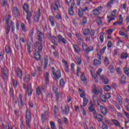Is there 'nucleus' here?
I'll return each instance as SVG.
<instances>
[{"label":"nucleus","instance_id":"nucleus-1","mask_svg":"<svg viewBox=\"0 0 129 129\" xmlns=\"http://www.w3.org/2000/svg\"><path fill=\"white\" fill-rule=\"evenodd\" d=\"M39 33L37 35V40L39 41H36L34 44V48H38V50L39 51H42L43 50V37H44V34L43 33L39 30L37 31Z\"/></svg>","mask_w":129,"mask_h":129},{"label":"nucleus","instance_id":"nucleus-2","mask_svg":"<svg viewBox=\"0 0 129 129\" xmlns=\"http://www.w3.org/2000/svg\"><path fill=\"white\" fill-rule=\"evenodd\" d=\"M23 11L26 14V20L29 25H31V18L33 16V13L31 11H29V6L28 4L25 3L23 6Z\"/></svg>","mask_w":129,"mask_h":129},{"label":"nucleus","instance_id":"nucleus-3","mask_svg":"<svg viewBox=\"0 0 129 129\" xmlns=\"http://www.w3.org/2000/svg\"><path fill=\"white\" fill-rule=\"evenodd\" d=\"M66 3L68 6H70L71 5V8L69 9L68 11L69 16H73V15H74L73 9H74L75 3H74V1H72V0H66Z\"/></svg>","mask_w":129,"mask_h":129},{"label":"nucleus","instance_id":"nucleus-4","mask_svg":"<svg viewBox=\"0 0 129 129\" xmlns=\"http://www.w3.org/2000/svg\"><path fill=\"white\" fill-rule=\"evenodd\" d=\"M32 119V115H31V112L29 110H27L25 115V121L27 126L30 127V122Z\"/></svg>","mask_w":129,"mask_h":129},{"label":"nucleus","instance_id":"nucleus-5","mask_svg":"<svg viewBox=\"0 0 129 129\" xmlns=\"http://www.w3.org/2000/svg\"><path fill=\"white\" fill-rule=\"evenodd\" d=\"M116 12H117V10H113L109 13L107 16V18L108 19V23H110L111 21H114L115 20V14H116Z\"/></svg>","mask_w":129,"mask_h":129},{"label":"nucleus","instance_id":"nucleus-6","mask_svg":"<svg viewBox=\"0 0 129 129\" xmlns=\"http://www.w3.org/2000/svg\"><path fill=\"white\" fill-rule=\"evenodd\" d=\"M51 72L54 78L56 79H60L61 78V72L60 70H55V68L53 67H51Z\"/></svg>","mask_w":129,"mask_h":129},{"label":"nucleus","instance_id":"nucleus-7","mask_svg":"<svg viewBox=\"0 0 129 129\" xmlns=\"http://www.w3.org/2000/svg\"><path fill=\"white\" fill-rule=\"evenodd\" d=\"M11 19H12V15L9 14L6 19V25H7V31L6 35H9L10 31H11V26L10 25V22H11Z\"/></svg>","mask_w":129,"mask_h":129},{"label":"nucleus","instance_id":"nucleus-8","mask_svg":"<svg viewBox=\"0 0 129 129\" xmlns=\"http://www.w3.org/2000/svg\"><path fill=\"white\" fill-rule=\"evenodd\" d=\"M12 15L14 18H20L21 13L17 7H15L12 11Z\"/></svg>","mask_w":129,"mask_h":129},{"label":"nucleus","instance_id":"nucleus-9","mask_svg":"<svg viewBox=\"0 0 129 129\" xmlns=\"http://www.w3.org/2000/svg\"><path fill=\"white\" fill-rule=\"evenodd\" d=\"M23 88L25 89V90H26V91H27L28 94V96H31V95H32V86L30 85H29L28 86L27 89V86L26 85V84H24L23 85Z\"/></svg>","mask_w":129,"mask_h":129},{"label":"nucleus","instance_id":"nucleus-10","mask_svg":"<svg viewBox=\"0 0 129 129\" xmlns=\"http://www.w3.org/2000/svg\"><path fill=\"white\" fill-rule=\"evenodd\" d=\"M41 18V9H38L36 14L34 16V23H38Z\"/></svg>","mask_w":129,"mask_h":129},{"label":"nucleus","instance_id":"nucleus-11","mask_svg":"<svg viewBox=\"0 0 129 129\" xmlns=\"http://www.w3.org/2000/svg\"><path fill=\"white\" fill-rule=\"evenodd\" d=\"M102 10V7L100 6L93 10L92 13L93 16H99L100 15V11Z\"/></svg>","mask_w":129,"mask_h":129},{"label":"nucleus","instance_id":"nucleus-12","mask_svg":"<svg viewBox=\"0 0 129 129\" xmlns=\"http://www.w3.org/2000/svg\"><path fill=\"white\" fill-rule=\"evenodd\" d=\"M123 23V18H122V16L121 15H120L119 16V20L115 22L113 24V26H116V25H119L120 26H121Z\"/></svg>","mask_w":129,"mask_h":129},{"label":"nucleus","instance_id":"nucleus-13","mask_svg":"<svg viewBox=\"0 0 129 129\" xmlns=\"http://www.w3.org/2000/svg\"><path fill=\"white\" fill-rule=\"evenodd\" d=\"M62 63H63V66L64 67V69L67 72V73H69V67H68V62L67 61L65 60V59H63L61 61Z\"/></svg>","mask_w":129,"mask_h":129},{"label":"nucleus","instance_id":"nucleus-14","mask_svg":"<svg viewBox=\"0 0 129 129\" xmlns=\"http://www.w3.org/2000/svg\"><path fill=\"white\" fill-rule=\"evenodd\" d=\"M88 110L89 112H92L93 115H94L96 113H97L96 110H95V107L93 104H92L91 106L88 107Z\"/></svg>","mask_w":129,"mask_h":129},{"label":"nucleus","instance_id":"nucleus-15","mask_svg":"<svg viewBox=\"0 0 129 129\" xmlns=\"http://www.w3.org/2000/svg\"><path fill=\"white\" fill-rule=\"evenodd\" d=\"M17 77L20 78V80L23 79V72L21 70L20 68L18 67L16 71Z\"/></svg>","mask_w":129,"mask_h":129},{"label":"nucleus","instance_id":"nucleus-16","mask_svg":"<svg viewBox=\"0 0 129 129\" xmlns=\"http://www.w3.org/2000/svg\"><path fill=\"white\" fill-rule=\"evenodd\" d=\"M94 117L99 121V122H101L102 121L103 119V116L101 114H97V113L93 115Z\"/></svg>","mask_w":129,"mask_h":129},{"label":"nucleus","instance_id":"nucleus-17","mask_svg":"<svg viewBox=\"0 0 129 129\" xmlns=\"http://www.w3.org/2000/svg\"><path fill=\"white\" fill-rule=\"evenodd\" d=\"M70 111V108H69V106H68V105H65L64 108L62 110V114H65L66 115H67V114L69 113Z\"/></svg>","mask_w":129,"mask_h":129},{"label":"nucleus","instance_id":"nucleus-18","mask_svg":"<svg viewBox=\"0 0 129 129\" xmlns=\"http://www.w3.org/2000/svg\"><path fill=\"white\" fill-rule=\"evenodd\" d=\"M41 52H42V51H36L34 52V57L36 59V60H41V55L40 54Z\"/></svg>","mask_w":129,"mask_h":129},{"label":"nucleus","instance_id":"nucleus-19","mask_svg":"<svg viewBox=\"0 0 129 129\" xmlns=\"http://www.w3.org/2000/svg\"><path fill=\"white\" fill-rule=\"evenodd\" d=\"M57 38H58V42L60 43H62V44H67V40L66 39L64 38L63 36L61 35H58L57 36Z\"/></svg>","mask_w":129,"mask_h":129},{"label":"nucleus","instance_id":"nucleus-20","mask_svg":"<svg viewBox=\"0 0 129 129\" xmlns=\"http://www.w3.org/2000/svg\"><path fill=\"white\" fill-rule=\"evenodd\" d=\"M76 37L79 42H83V38H82V35L80 32H76Z\"/></svg>","mask_w":129,"mask_h":129},{"label":"nucleus","instance_id":"nucleus-21","mask_svg":"<svg viewBox=\"0 0 129 129\" xmlns=\"http://www.w3.org/2000/svg\"><path fill=\"white\" fill-rule=\"evenodd\" d=\"M100 78L104 84H108L109 81L106 76L104 75H101L100 76Z\"/></svg>","mask_w":129,"mask_h":129},{"label":"nucleus","instance_id":"nucleus-22","mask_svg":"<svg viewBox=\"0 0 129 129\" xmlns=\"http://www.w3.org/2000/svg\"><path fill=\"white\" fill-rule=\"evenodd\" d=\"M94 50V48H93V46L90 45L87 48V49L85 52V56H87L90 52L93 51Z\"/></svg>","mask_w":129,"mask_h":129},{"label":"nucleus","instance_id":"nucleus-23","mask_svg":"<svg viewBox=\"0 0 129 129\" xmlns=\"http://www.w3.org/2000/svg\"><path fill=\"white\" fill-rule=\"evenodd\" d=\"M90 73H91V75L92 76V78L94 79L95 82H96V83H98V81H99V78L98 77V75H93V72L91 70L90 71Z\"/></svg>","mask_w":129,"mask_h":129},{"label":"nucleus","instance_id":"nucleus-24","mask_svg":"<svg viewBox=\"0 0 129 129\" xmlns=\"http://www.w3.org/2000/svg\"><path fill=\"white\" fill-rule=\"evenodd\" d=\"M43 77L45 78V84H46V85H47V84H49V77H50V75L49 74V73L46 72L44 74Z\"/></svg>","mask_w":129,"mask_h":129},{"label":"nucleus","instance_id":"nucleus-25","mask_svg":"<svg viewBox=\"0 0 129 129\" xmlns=\"http://www.w3.org/2000/svg\"><path fill=\"white\" fill-rule=\"evenodd\" d=\"M49 22L51 27H55V19L52 16L49 17Z\"/></svg>","mask_w":129,"mask_h":129},{"label":"nucleus","instance_id":"nucleus-26","mask_svg":"<svg viewBox=\"0 0 129 129\" xmlns=\"http://www.w3.org/2000/svg\"><path fill=\"white\" fill-rule=\"evenodd\" d=\"M23 80L26 82V83H29V82L31 81V75L29 74L26 75Z\"/></svg>","mask_w":129,"mask_h":129},{"label":"nucleus","instance_id":"nucleus-27","mask_svg":"<svg viewBox=\"0 0 129 129\" xmlns=\"http://www.w3.org/2000/svg\"><path fill=\"white\" fill-rule=\"evenodd\" d=\"M100 109L101 113L104 115H106L107 114V111H106V108L103 106H100Z\"/></svg>","mask_w":129,"mask_h":129},{"label":"nucleus","instance_id":"nucleus-28","mask_svg":"<svg viewBox=\"0 0 129 129\" xmlns=\"http://www.w3.org/2000/svg\"><path fill=\"white\" fill-rule=\"evenodd\" d=\"M102 89H93V93H94V94H101L102 93Z\"/></svg>","mask_w":129,"mask_h":129},{"label":"nucleus","instance_id":"nucleus-29","mask_svg":"<svg viewBox=\"0 0 129 129\" xmlns=\"http://www.w3.org/2000/svg\"><path fill=\"white\" fill-rule=\"evenodd\" d=\"M79 93H80V96L81 98H85V96H86V95H85V91H83L82 89L79 88Z\"/></svg>","mask_w":129,"mask_h":129},{"label":"nucleus","instance_id":"nucleus-30","mask_svg":"<svg viewBox=\"0 0 129 129\" xmlns=\"http://www.w3.org/2000/svg\"><path fill=\"white\" fill-rule=\"evenodd\" d=\"M49 63V59H48V56H46L44 58V69L47 70V67H48V63Z\"/></svg>","mask_w":129,"mask_h":129},{"label":"nucleus","instance_id":"nucleus-31","mask_svg":"<svg viewBox=\"0 0 129 129\" xmlns=\"http://www.w3.org/2000/svg\"><path fill=\"white\" fill-rule=\"evenodd\" d=\"M54 2L55 3V4H53L52 7L53 8L54 11H57L58 10V5H59V0H54Z\"/></svg>","mask_w":129,"mask_h":129},{"label":"nucleus","instance_id":"nucleus-32","mask_svg":"<svg viewBox=\"0 0 129 129\" xmlns=\"http://www.w3.org/2000/svg\"><path fill=\"white\" fill-rule=\"evenodd\" d=\"M73 48H74L75 52H76V53H77V54H79L80 53V52L81 51L80 48H79L77 46V45H74Z\"/></svg>","mask_w":129,"mask_h":129},{"label":"nucleus","instance_id":"nucleus-33","mask_svg":"<svg viewBox=\"0 0 129 129\" xmlns=\"http://www.w3.org/2000/svg\"><path fill=\"white\" fill-rule=\"evenodd\" d=\"M78 15L80 18H83V16H84V12L83 11V9L80 7L78 9Z\"/></svg>","mask_w":129,"mask_h":129},{"label":"nucleus","instance_id":"nucleus-34","mask_svg":"<svg viewBox=\"0 0 129 129\" xmlns=\"http://www.w3.org/2000/svg\"><path fill=\"white\" fill-rule=\"evenodd\" d=\"M51 42L54 44L55 46H58V41H57V38L55 36L51 37Z\"/></svg>","mask_w":129,"mask_h":129},{"label":"nucleus","instance_id":"nucleus-35","mask_svg":"<svg viewBox=\"0 0 129 129\" xmlns=\"http://www.w3.org/2000/svg\"><path fill=\"white\" fill-rule=\"evenodd\" d=\"M1 5L3 8H6L7 6H9V3H8V1L3 0L2 1Z\"/></svg>","mask_w":129,"mask_h":129},{"label":"nucleus","instance_id":"nucleus-36","mask_svg":"<svg viewBox=\"0 0 129 129\" xmlns=\"http://www.w3.org/2000/svg\"><path fill=\"white\" fill-rule=\"evenodd\" d=\"M2 71L5 76V78H7V77L8 76V72L7 71V68L3 67L2 69Z\"/></svg>","mask_w":129,"mask_h":129},{"label":"nucleus","instance_id":"nucleus-37","mask_svg":"<svg viewBox=\"0 0 129 129\" xmlns=\"http://www.w3.org/2000/svg\"><path fill=\"white\" fill-rule=\"evenodd\" d=\"M128 57V54H127L125 52H123L120 55V59H127Z\"/></svg>","mask_w":129,"mask_h":129},{"label":"nucleus","instance_id":"nucleus-38","mask_svg":"<svg viewBox=\"0 0 129 129\" xmlns=\"http://www.w3.org/2000/svg\"><path fill=\"white\" fill-rule=\"evenodd\" d=\"M10 26L12 28V32L13 34H15V30L16 29V26H15V23L12 21L10 23Z\"/></svg>","mask_w":129,"mask_h":129},{"label":"nucleus","instance_id":"nucleus-39","mask_svg":"<svg viewBox=\"0 0 129 129\" xmlns=\"http://www.w3.org/2000/svg\"><path fill=\"white\" fill-rule=\"evenodd\" d=\"M90 33V30L89 29H86L83 32V34L84 36L89 35Z\"/></svg>","mask_w":129,"mask_h":129},{"label":"nucleus","instance_id":"nucleus-40","mask_svg":"<svg viewBox=\"0 0 129 129\" xmlns=\"http://www.w3.org/2000/svg\"><path fill=\"white\" fill-rule=\"evenodd\" d=\"M89 100H88V98H83V107L86 106L87 105V103H88Z\"/></svg>","mask_w":129,"mask_h":129},{"label":"nucleus","instance_id":"nucleus-41","mask_svg":"<svg viewBox=\"0 0 129 129\" xmlns=\"http://www.w3.org/2000/svg\"><path fill=\"white\" fill-rule=\"evenodd\" d=\"M34 35V28H33L32 29H31L29 32V39H30V40L31 41H33V36Z\"/></svg>","mask_w":129,"mask_h":129},{"label":"nucleus","instance_id":"nucleus-42","mask_svg":"<svg viewBox=\"0 0 129 129\" xmlns=\"http://www.w3.org/2000/svg\"><path fill=\"white\" fill-rule=\"evenodd\" d=\"M81 80L83 82H86V81L87 80L86 79V77H85V75L84 74V73H82L81 75Z\"/></svg>","mask_w":129,"mask_h":129},{"label":"nucleus","instance_id":"nucleus-43","mask_svg":"<svg viewBox=\"0 0 129 129\" xmlns=\"http://www.w3.org/2000/svg\"><path fill=\"white\" fill-rule=\"evenodd\" d=\"M112 122H113V124L115 125L116 126H119L120 125V124L119 123V122L116 119H112Z\"/></svg>","mask_w":129,"mask_h":129},{"label":"nucleus","instance_id":"nucleus-44","mask_svg":"<svg viewBox=\"0 0 129 129\" xmlns=\"http://www.w3.org/2000/svg\"><path fill=\"white\" fill-rule=\"evenodd\" d=\"M126 81V77L125 76H122L121 78V84H125V82Z\"/></svg>","mask_w":129,"mask_h":129},{"label":"nucleus","instance_id":"nucleus-45","mask_svg":"<svg viewBox=\"0 0 129 129\" xmlns=\"http://www.w3.org/2000/svg\"><path fill=\"white\" fill-rule=\"evenodd\" d=\"M101 64V61L100 60H98V59H94V65L95 66H98V65H100Z\"/></svg>","mask_w":129,"mask_h":129},{"label":"nucleus","instance_id":"nucleus-46","mask_svg":"<svg viewBox=\"0 0 129 129\" xmlns=\"http://www.w3.org/2000/svg\"><path fill=\"white\" fill-rule=\"evenodd\" d=\"M104 64L106 66H108V65H109L110 64V61H109V59H108V58L107 57H105L104 58Z\"/></svg>","mask_w":129,"mask_h":129},{"label":"nucleus","instance_id":"nucleus-47","mask_svg":"<svg viewBox=\"0 0 129 129\" xmlns=\"http://www.w3.org/2000/svg\"><path fill=\"white\" fill-rule=\"evenodd\" d=\"M81 107L82 108L81 112L83 115H84V116H86V115H87V114L86 113V110H85V109L83 108V106H82V105H81Z\"/></svg>","mask_w":129,"mask_h":129},{"label":"nucleus","instance_id":"nucleus-48","mask_svg":"<svg viewBox=\"0 0 129 129\" xmlns=\"http://www.w3.org/2000/svg\"><path fill=\"white\" fill-rule=\"evenodd\" d=\"M96 23L99 26H101V24H102L101 18L98 17L96 20Z\"/></svg>","mask_w":129,"mask_h":129},{"label":"nucleus","instance_id":"nucleus-49","mask_svg":"<svg viewBox=\"0 0 129 129\" xmlns=\"http://www.w3.org/2000/svg\"><path fill=\"white\" fill-rule=\"evenodd\" d=\"M108 69L111 73H114V71H115L114 70V67L112 65H110L108 67Z\"/></svg>","mask_w":129,"mask_h":129},{"label":"nucleus","instance_id":"nucleus-50","mask_svg":"<svg viewBox=\"0 0 129 129\" xmlns=\"http://www.w3.org/2000/svg\"><path fill=\"white\" fill-rule=\"evenodd\" d=\"M36 94L38 96H40L41 94H42V91L41 90V88L40 87H38L36 88Z\"/></svg>","mask_w":129,"mask_h":129},{"label":"nucleus","instance_id":"nucleus-51","mask_svg":"<svg viewBox=\"0 0 129 129\" xmlns=\"http://www.w3.org/2000/svg\"><path fill=\"white\" fill-rule=\"evenodd\" d=\"M64 85L65 82H64V79H61L59 80V86H60V87H64Z\"/></svg>","mask_w":129,"mask_h":129},{"label":"nucleus","instance_id":"nucleus-52","mask_svg":"<svg viewBox=\"0 0 129 129\" xmlns=\"http://www.w3.org/2000/svg\"><path fill=\"white\" fill-rule=\"evenodd\" d=\"M12 82L14 88H17V87H18V81H17V80L13 79Z\"/></svg>","mask_w":129,"mask_h":129},{"label":"nucleus","instance_id":"nucleus-53","mask_svg":"<svg viewBox=\"0 0 129 129\" xmlns=\"http://www.w3.org/2000/svg\"><path fill=\"white\" fill-rule=\"evenodd\" d=\"M100 98L103 102H106V98L105 95L103 94L100 95Z\"/></svg>","mask_w":129,"mask_h":129},{"label":"nucleus","instance_id":"nucleus-54","mask_svg":"<svg viewBox=\"0 0 129 129\" xmlns=\"http://www.w3.org/2000/svg\"><path fill=\"white\" fill-rule=\"evenodd\" d=\"M76 61L78 65H80L81 63H82V60H81V58L79 57H78L76 58Z\"/></svg>","mask_w":129,"mask_h":129},{"label":"nucleus","instance_id":"nucleus-55","mask_svg":"<svg viewBox=\"0 0 129 129\" xmlns=\"http://www.w3.org/2000/svg\"><path fill=\"white\" fill-rule=\"evenodd\" d=\"M31 45H32V43H29L27 44V51H28V53L29 54H31Z\"/></svg>","mask_w":129,"mask_h":129},{"label":"nucleus","instance_id":"nucleus-56","mask_svg":"<svg viewBox=\"0 0 129 129\" xmlns=\"http://www.w3.org/2000/svg\"><path fill=\"white\" fill-rule=\"evenodd\" d=\"M9 94L11 97H13V98H14V89L13 88H10Z\"/></svg>","mask_w":129,"mask_h":129},{"label":"nucleus","instance_id":"nucleus-57","mask_svg":"<svg viewBox=\"0 0 129 129\" xmlns=\"http://www.w3.org/2000/svg\"><path fill=\"white\" fill-rule=\"evenodd\" d=\"M113 4L112 1L110 0L107 4L106 7V8H111V6Z\"/></svg>","mask_w":129,"mask_h":129},{"label":"nucleus","instance_id":"nucleus-58","mask_svg":"<svg viewBox=\"0 0 129 129\" xmlns=\"http://www.w3.org/2000/svg\"><path fill=\"white\" fill-rule=\"evenodd\" d=\"M104 90L105 91H110V90H111V87H110V86L109 85H106L104 87Z\"/></svg>","mask_w":129,"mask_h":129},{"label":"nucleus","instance_id":"nucleus-59","mask_svg":"<svg viewBox=\"0 0 129 129\" xmlns=\"http://www.w3.org/2000/svg\"><path fill=\"white\" fill-rule=\"evenodd\" d=\"M52 90L55 94H58V88H57V87H56V86H53Z\"/></svg>","mask_w":129,"mask_h":129},{"label":"nucleus","instance_id":"nucleus-60","mask_svg":"<svg viewBox=\"0 0 129 129\" xmlns=\"http://www.w3.org/2000/svg\"><path fill=\"white\" fill-rule=\"evenodd\" d=\"M50 125L51 129H56V125L53 121H51L50 122Z\"/></svg>","mask_w":129,"mask_h":129},{"label":"nucleus","instance_id":"nucleus-61","mask_svg":"<svg viewBox=\"0 0 129 129\" xmlns=\"http://www.w3.org/2000/svg\"><path fill=\"white\" fill-rule=\"evenodd\" d=\"M20 26L22 31H23L24 32H26L25 24L24 23H21Z\"/></svg>","mask_w":129,"mask_h":129},{"label":"nucleus","instance_id":"nucleus-62","mask_svg":"<svg viewBox=\"0 0 129 129\" xmlns=\"http://www.w3.org/2000/svg\"><path fill=\"white\" fill-rule=\"evenodd\" d=\"M116 100L118 102L119 104H120V105H122V100L121 99V97L116 98Z\"/></svg>","mask_w":129,"mask_h":129},{"label":"nucleus","instance_id":"nucleus-63","mask_svg":"<svg viewBox=\"0 0 129 129\" xmlns=\"http://www.w3.org/2000/svg\"><path fill=\"white\" fill-rule=\"evenodd\" d=\"M5 51L7 54H9L10 52H11V48H10V46L9 45H6L5 47Z\"/></svg>","mask_w":129,"mask_h":129},{"label":"nucleus","instance_id":"nucleus-64","mask_svg":"<svg viewBox=\"0 0 129 129\" xmlns=\"http://www.w3.org/2000/svg\"><path fill=\"white\" fill-rule=\"evenodd\" d=\"M82 48H83V51L85 53V52L86 51V50L87 49V48H88L87 45H86V44H85V43H83L82 44Z\"/></svg>","mask_w":129,"mask_h":129}]
</instances>
